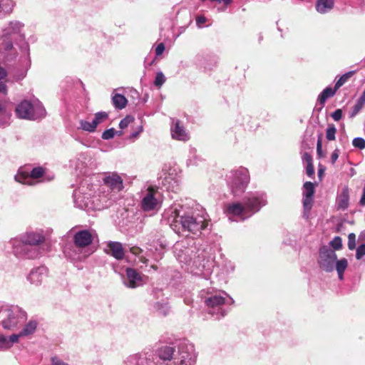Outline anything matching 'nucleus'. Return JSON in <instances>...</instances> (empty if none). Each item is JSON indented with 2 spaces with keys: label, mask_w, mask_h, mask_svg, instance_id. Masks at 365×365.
Returning a JSON list of instances; mask_svg holds the SVG:
<instances>
[{
  "label": "nucleus",
  "mask_w": 365,
  "mask_h": 365,
  "mask_svg": "<svg viewBox=\"0 0 365 365\" xmlns=\"http://www.w3.org/2000/svg\"><path fill=\"white\" fill-rule=\"evenodd\" d=\"M44 241V237L38 233H27L22 239L14 238L10 243L13 247L14 253L19 257L34 258L38 256V252L31 247Z\"/></svg>",
  "instance_id": "nucleus-1"
},
{
  "label": "nucleus",
  "mask_w": 365,
  "mask_h": 365,
  "mask_svg": "<svg viewBox=\"0 0 365 365\" xmlns=\"http://www.w3.org/2000/svg\"><path fill=\"white\" fill-rule=\"evenodd\" d=\"M16 113L19 118L29 120L41 118L46 114L45 108L38 101H23L16 106Z\"/></svg>",
  "instance_id": "nucleus-2"
},
{
  "label": "nucleus",
  "mask_w": 365,
  "mask_h": 365,
  "mask_svg": "<svg viewBox=\"0 0 365 365\" xmlns=\"http://www.w3.org/2000/svg\"><path fill=\"white\" fill-rule=\"evenodd\" d=\"M249 182V173L245 168L232 170L227 176V183L234 195H240L243 193Z\"/></svg>",
  "instance_id": "nucleus-3"
},
{
  "label": "nucleus",
  "mask_w": 365,
  "mask_h": 365,
  "mask_svg": "<svg viewBox=\"0 0 365 365\" xmlns=\"http://www.w3.org/2000/svg\"><path fill=\"white\" fill-rule=\"evenodd\" d=\"M3 317L2 327L6 329L13 330L18 326L26 322L27 314L25 311L19 307H11L1 310Z\"/></svg>",
  "instance_id": "nucleus-4"
},
{
  "label": "nucleus",
  "mask_w": 365,
  "mask_h": 365,
  "mask_svg": "<svg viewBox=\"0 0 365 365\" xmlns=\"http://www.w3.org/2000/svg\"><path fill=\"white\" fill-rule=\"evenodd\" d=\"M205 213L197 214L195 216L184 215L180 217V232L187 230L194 234L200 232L208 225V219Z\"/></svg>",
  "instance_id": "nucleus-5"
},
{
  "label": "nucleus",
  "mask_w": 365,
  "mask_h": 365,
  "mask_svg": "<svg viewBox=\"0 0 365 365\" xmlns=\"http://www.w3.org/2000/svg\"><path fill=\"white\" fill-rule=\"evenodd\" d=\"M161 206V199L160 192L153 188L149 187L144 192L141 207L144 211L157 210Z\"/></svg>",
  "instance_id": "nucleus-6"
},
{
  "label": "nucleus",
  "mask_w": 365,
  "mask_h": 365,
  "mask_svg": "<svg viewBox=\"0 0 365 365\" xmlns=\"http://www.w3.org/2000/svg\"><path fill=\"white\" fill-rule=\"evenodd\" d=\"M43 174L42 168H35L31 171L26 168H20L18 173L15 175L16 181L28 185H34L38 181V178Z\"/></svg>",
  "instance_id": "nucleus-7"
},
{
  "label": "nucleus",
  "mask_w": 365,
  "mask_h": 365,
  "mask_svg": "<svg viewBox=\"0 0 365 365\" xmlns=\"http://www.w3.org/2000/svg\"><path fill=\"white\" fill-rule=\"evenodd\" d=\"M337 256L334 251L323 247L320 250L319 263L322 269L326 272L334 270Z\"/></svg>",
  "instance_id": "nucleus-8"
},
{
  "label": "nucleus",
  "mask_w": 365,
  "mask_h": 365,
  "mask_svg": "<svg viewBox=\"0 0 365 365\" xmlns=\"http://www.w3.org/2000/svg\"><path fill=\"white\" fill-rule=\"evenodd\" d=\"M267 204V200L263 193H255L246 197L245 205L250 216L259 210Z\"/></svg>",
  "instance_id": "nucleus-9"
},
{
  "label": "nucleus",
  "mask_w": 365,
  "mask_h": 365,
  "mask_svg": "<svg viewBox=\"0 0 365 365\" xmlns=\"http://www.w3.org/2000/svg\"><path fill=\"white\" fill-rule=\"evenodd\" d=\"M225 212L229 217H238L242 220L250 217L245 205L240 202L228 203L225 206Z\"/></svg>",
  "instance_id": "nucleus-10"
},
{
  "label": "nucleus",
  "mask_w": 365,
  "mask_h": 365,
  "mask_svg": "<svg viewBox=\"0 0 365 365\" xmlns=\"http://www.w3.org/2000/svg\"><path fill=\"white\" fill-rule=\"evenodd\" d=\"M180 210L177 206L170 207L163 214V218L176 232H180Z\"/></svg>",
  "instance_id": "nucleus-11"
},
{
  "label": "nucleus",
  "mask_w": 365,
  "mask_h": 365,
  "mask_svg": "<svg viewBox=\"0 0 365 365\" xmlns=\"http://www.w3.org/2000/svg\"><path fill=\"white\" fill-rule=\"evenodd\" d=\"M193 264L197 269L196 273L202 274L205 276H208L213 267V261L202 256H198L195 259Z\"/></svg>",
  "instance_id": "nucleus-12"
},
{
  "label": "nucleus",
  "mask_w": 365,
  "mask_h": 365,
  "mask_svg": "<svg viewBox=\"0 0 365 365\" xmlns=\"http://www.w3.org/2000/svg\"><path fill=\"white\" fill-rule=\"evenodd\" d=\"M128 282L126 285L130 288H135L147 282L148 278L145 276L138 273L135 269L128 268L126 270Z\"/></svg>",
  "instance_id": "nucleus-13"
},
{
  "label": "nucleus",
  "mask_w": 365,
  "mask_h": 365,
  "mask_svg": "<svg viewBox=\"0 0 365 365\" xmlns=\"http://www.w3.org/2000/svg\"><path fill=\"white\" fill-rule=\"evenodd\" d=\"M47 274L48 271L46 267H39L31 271L28 279L31 284L38 286L46 278Z\"/></svg>",
  "instance_id": "nucleus-14"
},
{
  "label": "nucleus",
  "mask_w": 365,
  "mask_h": 365,
  "mask_svg": "<svg viewBox=\"0 0 365 365\" xmlns=\"http://www.w3.org/2000/svg\"><path fill=\"white\" fill-rule=\"evenodd\" d=\"M73 240L77 247H85L92 242L93 237L90 232L81 230L76 233Z\"/></svg>",
  "instance_id": "nucleus-15"
},
{
  "label": "nucleus",
  "mask_w": 365,
  "mask_h": 365,
  "mask_svg": "<svg viewBox=\"0 0 365 365\" xmlns=\"http://www.w3.org/2000/svg\"><path fill=\"white\" fill-rule=\"evenodd\" d=\"M171 135L173 139L181 141H186L190 138L189 134L179 120L173 122V125L171 126Z\"/></svg>",
  "instance_id": "nucleus-16"
},
{
  "label": "nucleus",
  "mask_w": 365,
  "mask_h": 365,
  "mask_svg": "<svg viewBox=\"0 0 365 365\" xmlns=\"http://www.w3.org/2000/svg\"><path fill=\"white\" fill-rule=\"evenodd\" d=\"M104 183L112 190L120 191L123 189V180L115 173L108 174L103 178Z\"/></svg>",
  "instance_id": "nucleus-17"
},
{
  "label": "nucleus",
  "mask_w": 365,
  "mask_h": 365,
  "mask_svg": "<svg viewBox=\"0 0 365 365\" xmlns=\"http://www.w3.org/2000/svg\"><path fill=\"white\" fill-rule=\"evenodd\" d=\"M106 251L117 259H122L125 254L122 245L117 242H108Z\"/></svg>",
  "instance_id": "nucleus-18"
},
{
  "label": "nucleus",
  "mask_w": 365,
  "mask_h": 365,
  "mask_svg": "<svg viewBox=\"0 0 365 365\" xmlns=\"http://www.w3.org/2000/svg\"><path fill=\"white\" fill-rule=\"evenodd\" d=\"M355 71H349L342 75L338 81L336 82L334 87H327L323 90V91H336L343 85L347 83L354 75Z\"/></svg>",
  "instance_id": "nucleus-19"
},
{
  "label": "nucleus",
  "mask_w": 365,
  "mask_h": 365,
  "mask_svg": "<svg viewBox=\"0 0 365 365\" xmlns=\"http://www.w3.org/2000/svg\"><path fill=\"white\" fill-rule=\"evenodd\" d=\"M349 195L348 189L344 188L337 197V206L339 209L345 210L349 206Z\"/></svg>",
  "instance_id": "nucleus-20"
},
{
  "label": "nucleus",
  "mask_w": 365,
  "mask_h": 365,
  "mask_svg": "<svg viewBox=\"0 0 365 365\" xmlns=\"http://www.w3.org/2000/svg\"><path fill=\"white\" fill-rule=\"evenodd\" d=\"M37 322L35 320L29 321L20 331L24 338L28 337L34 334L37 328Z\"/></svg>",
  "instance_id": "nucleus-21"
},
{
  "label": "nucleus",
  "mask_w": 365,
  "mask_h": 365,
  "mask_svg": "<svg viewBox=\"0 0 365 365\" xmlns=\"http://www.w3.org/2000/svg\"><path fill=\"white\" fill-rule=\"evenodd\" d=\"M334 7L333 0H318L316 4V9L321 14L327 13Z\"/></svg>",
  "instance_id": "nucleus-22"
},
{
  "label": "nucleus",
  "mask_w": 365,
  "mask_h": 365,
  "mask_svg": "<svg viewBox=\"0 0 365 365\" xmlns=\"http://www.w3.org/2000/svg\"><path fill=\"white\" fill-rule=\"evenodd\" d=\"M205 303L209 307H218L225 303V298L220 295H214L205 300Z\"/></svg>",
  "instance_id": "nucleus-23"
},
{
  "label": "nucleus",
  "mask_w": 365,
  "mask_h": 365,
  "mask_svg": "<svg viewBox=\"0 0 365 365\" xmlns=\"http://www.w3.org/2000/svg\"><path fill=\"white\" fill-rule=\"evenodd\" d=\"M348 266V261L345 258H342L339 260H336L334 267L336 268V270L338 273L339 278L340 279H343V274L345 269H346Z\"/></svg>",
  "instance_id": "nucleus-24"
},
{
  "label": "nucleus",
  "mask_w": 365,
  "mask_h": 365,
  "mask_svg": "<svg viewBox=\"0 0 365 365\" xmlns=\"http://www.w3.org/2000/svg\"><path fill=\"white\" fill-rule=\"evenodd\" d=\"M113 103L117 108L122 109L126 106L127 100L124 96L116 93L113 97Z\"/></svg>",
  "instance_id": "nucleus-25"
},
{
  "label": "nucleus",
  "mask_w": 365,
  "mask_h": 365,
  "mask_svg": "<svg viewBox=\"0 0 365 365\" xmlns=\"http://www.w3.org/2000/svg\"><path fill=\"white\" fill-rule=\"evenodd\" d=\"M173 354V349L170 346L162 347L158 352L160 358L163 360H170Z\"/></svg>",
  "instance_id": "nucleus-26"
},
{
  "label": "nucleus",
  "mask_w": 365,
  "mask_h": 365,
  "mask_svg": "<svg viewBox=\"0 0 365 365\" xmlns=\"http://www.w3.org/2000/svg\"><path fill=\"white\" fill-rule=\"evenodd\" d=\"M365 105V93L361 96V98L358 100L357 103L353 108V110L350 114V117L353 118L355 116L358 112L363 108Z\"/></svg>",
  "instance_id": "nucleus-27"
},
{
  "label": "nucleus",
  "mask_w": 365,
  "mask_h": 365,
  "mask_svg": "<svg viewBox=\"0 0 365 365\" xmlns=\"http://www.w3.org/2000/svg\"><path fill=\"white\" fill-rule=\"evenodd\" d=\"M314 193V185L311 182H306L303 186L304 196H313Z\"/></svg>",
  "instance_id": "nucleus-28"
},
{
  "label": "nucleus",
  "mask_w": 365,
  "mask_h": 365,
  "mask_svg": "<svg viewBox=\"0 0 365 365\" xmlns=\"http://www.w3.org/2000/svg\"><path fill=\"white\" fill-rule=\"evenodd\" d=\"M336 133V129L335 126L332 124L328 125V127L326 130V138L328 140H335V135Z\"/></svg>",
  "instance_id": "nucleus-29"
},
{
  "label": "nucleus",
  "mask_w": 365,
  "mask_h": 365,
  "mask_svg": "<svg viewBox=\"0 0 365 365\" xmlns=\"http://www.w3.org/2000/svg\"><path fill=\"white\" fill-rule=\"evenodd\" d=\"M107 118L108 114L106 112H98L95 115V118L93 121L97 126L98 124L105 121Z\"/></svg>",
  "instance_id": "nucleus-30"
},
{
  "label": "nucleus",
  "mask_w": 365,
  "mask_h": 365,
  "mask_svg": "<svg viewBox=\"0 0 365 365\" xmlns=\"http://www.w3.org/2000/svg\"><path fill=\"white\" fill-rule=\"evenodd\" d=\"M81 128L84 130H86L88 132H93L95 130L96 125H95L93 121H92V123H90V122H88L86 120H81Z\"/></svg>",
  "instance_id": "nucleus-31"
},
{
  "label": "nucleus",
  "mask_w": 365,
  "mask_h": 365,
  "mask_svg": "<svg viewBox=\"0 0 365 365\" xmlns=\"http://www.w3.org/2000/svg\"><path fill=\"white\" fill-rule=\"evenodd\" d=\"M313 196H304L303 199V206L305 212H309L312 207V202H313Z\"/></svg>",
  "instance_id": "nucleus-32"
},
{
  "label": "nucleus",
  "mask_w": 365,
  "mask_h": 365,
  "mask_svg": "<svg viewBox=\"0 0 365 365\" xmlns=\"http://www.w3.org/2000/svg\"><path fill=\"white\" fill-rule=\"evenodd\" d=\"M24 336L21 335V332L19 331L17 334H13L10 335L8 338V340L10 344V346L11 347L14 344L19 343L21 339H23Z\"/></svg>",
  "instance_id": "nucleus-33"
},
{
  "label": "nucleus",
  "mask_w": 365,
  "mask_h": 365,
  "mask_svg": "<svg viewBox=\"0 0 365 365\" xmlns=\"http://www.w3.org/2000/svg\"><path fill=\"white\" fill-rule=\"evenodd\" d=\"M165 81V77L162 72H158L156 74L154 81L155 85L159 88Z\"/></svg>",
  "instance_id": "nucleus-34"
},
{
  "label": "nucleus",
  "mask_w": 365,
  "mask_h": 365,
  "mask_svg": "<svg viewBox=\"0 0 365 365\" xmlns=\"http://www.w3.org/2000/svg\"><path fill=\"white\" fill-rule=\"evenodd\" d=\"M134 121V118L132 116H126L119 123V126L121 129L126 128L131 123Z\"/></svg>",
  "instance_id": "nucleus-35"
},
{
  "label": "nucleus",
  "mask_w": 365,
  "mask_h": 365,
  "mask_svg": "<svg viewBox=\"0 0 365 365\" xmlns=\"http://www.w3.org/2000/svg\"><path fill=\"white\" fill-rule=\"evenodd\" d=\"M330 245L335 250H340L342 247L341 237H335L331 242Z\"/></svg>",
  "instance_id": "nucleus-36"
},
{
  "label": "nucleus",
  "mask_w": 365,
  "mask_h": 365,
  "mask_svg": "<svg viewBox=\"0 0 365 365\" xmlns=\"http://www.w3.org/2000/svg\"><path fill=\"white\" fill-rule=\"evenodd\" d=\"M348 247L351 250L356 247V235L354 233H350L348 236Z\"/></svg>",
  "instance_id": "nucleus-37"
},
{
  "label": "nucleus",
  "mask_w": 365,
  "mask_h": 365,
  "mask_svg": "<svg viewBox=\"0 0 365 365\" xmlns=\"http://www.w3.org/2000/svg\"><path fill=\"white\" fill-rule=\"evenodd\" d=\"M8 338L4 335L0 334V346L1 349H8L11 348Z\"/></svg>",
  "instance_id": "nucleus-38"
},
{
  "label": "nucleus",
  "mask_w": 365,
  "mask_h": 365,
  "mask_svg": "<svg viewBox=\"0 0 365 365\" xmlns=\"http://www.w3.org/2000/svg\"><path fill=\"white\" fill-rule=\"evenodd\" d=\"M353 145L359 149L365 148V140L361 138H356L353 140Z\"/></svg>",
  "instance_id": "nucleus-39"
},
{
  "label": "nucleus",
  "mask_w": 365,
  "mask_h": 365,
  "mask_svg": "<svg viewBox=\"0 0 365 365\" xmlns=\"http://www.w3.org/2000/svg\"><path fill=\"white\" fill-rule=\"evenodd\" d=\"M115 133L116 132L114 128L106 130L103 133L102 138L105 140L110 139L114 137Z\"/></svg>",
  "instance_id": "nucleus-40"
},
{
  "label": "nucleus",
  "mask_w": 365,
  "mask_h": 365,
  "mask_svg": "<svg viewBox=\"0 0 365 365\" xmlns=\"http://www.w3.org/2000/svg\"><path fill=\"white\" fill-rule=\"evenodd\" d=\"M51 365H70L58 356H53L51 359Z\"/></svg>",
  "instance_id": "nucleus-41"
},
{
  "label": "nucleus",
  "mask_w": 365,
  "mask_h": 365,
  "mask_svg": "<svg viewBox=\"0 0 365 365\" xmlns=\"http://www.w3.org/2000/svg\"><path fill=\"white\" fill-rule=\"evenodd\" d=\"M334 93H322L318 98V101L322 105L324 103L326 100L334 96Z\"/></svg>",
  "instance_id": "nucleus-42"
},
{
  "label": "nucleus",
  "mask_w": 365,
  "mask_h": 365,
  "mask_svg": "<svg viewBox=\"0 0 365 365\" xmlns=\"http://www.w3.org/2000/svg\"><path fill=\"white\" fill-rule=\"evenodd\" d=\"M365 255V244L361 245L356 249V257L359 259Z\"/></svg>",
  "instance_id": "nucleus-43"
},
{
  "label": "nucleus",
  "mask_w": 365,
  "mask_h": 365,
  "mask_svg": "<svg viewBox=\"0 0 365 365\" xmlns=\"http://www.w3.org/2000/svg\"><path fill=\"white\" fill-rule=\"evenodd\" d=\"M156 309L159 312L160 314L165 315L168 312V308L166 304L163 305L160 304H157L155 306Z\"/></svg>",
  "instance_id": "nucleus-44"
},
{
  "label": "nucleus",
  "mask_w": 365,
  "mask_h": 365,
  "mask_svg": "<svg viewBox=\"0 0 365 365\" xmlns=\"http://www.w3.org/2000/svg\"><path fill=\"white\" fill-rule=\"evenodd\" d=\"M165 49V47L164 43H159L156 46L155 50L156 56H160L161 54H163Z\"/></svg>",
  "instance_id": "nucleus-45"
},
{
  "label": "nucleus",
  "mask_w": 365,
  "mask_h": 365,
  "mask_svg": "<svg viewBox=\"0 0 365 365\" xmlns=\"http://www.w3.org/2000/svg\"><path fill=\"white\" fill-rule=\"evenodd\" d=\"M317 152L319 157H322V144L321 137H319L317 145Z\"/></svg>",
  "instance_id": "nucleus-46"
},
{
  "label": "nucleus",
  "mask_w": 365,
  "mask_h": 365,
  "mask_svg": "<svg viewBox=\"0 0 365 365\" xmlns=\"http://www.w3.org/2000/svg\"><path fill=\"white\" fill-rule=\"evenodd\" d=\"M302 160L307 165L312 163V158L307 153H305L303 154V155H302Z\"/></svg>",
  "instance_id": "nucleus-47"
},
{
  "label": "nucleus",
  "mask_w": 365,
  "mask_h": 365,
  "mask_svg": "<svg viewBox=\"0 0 365 365\" xmlns=\"http://www.w3.org/2000/svg\"><path fill=\"white\" fill-rule=\"evenodd\" d=\"M339 155V150L338 148L335 149L334 152L331 155V163L334 164L337 160Z\"/></svg>",
  "instance_id": "nucleus-48"
},
{
  "label": "nucleus",
  "mask_w": 365,
  "mask_h": 365,
  "mask_svg": "<svg viewBox=\"0 0 365 365\" xmlns=\"http://www.w3.org/2000/svg\"><path fill=\"white\" fill-rule=\"evenodd\" d=\"M342 116V111L340 109H337L336 110H335L332 114H331V117L334 118V120H339L341 119Z\"/></svg>",
  "instance_id": "nucleus-49"
},
{
  "label": "nucleus",
  "mask_w": 365,
  "mask_h": 365,
  "mask_svg": "<svg viewBox=\"0 0 365 365\" xmlns=\"http://www.w3.org/2000/svg\"><path fill=\"white\" fill-rule=\"evenodd\" d=\"M306 173L308 176L312 177L314 173V170L312 163L307 165Z\"/></svg>",
  "instance_id": "nucleus-50"
},
{
  "label": "nucleus",
  "mask_w": 365,
  "mask_h": 365,
  "mask_svg": "<svg viewBox=\"0 0 365 365\" xmlns=\"http://www.w3.org/2000/svg\"><path fill=\"white\" fill-rule=\"evenodd\" d=\"M143 131V126L140 125L138 127V130L137 131L135 132H133L130 136V139H134V138H138V136L139 135V134Z\"/></svg>",
  "instance_id": "nucleus-51"
},
{
  "label": "nucleus",
  "mask_w": 365,
  "mask_h": 365,
  "mask_svg": "<svg viewBox=\"0 0 365 365\" xmlns=\"http://www.w3.org/2000/svg\"><path fill=\"white\" fill-rule=\"evenodd\" d=\"M206 20V18L203 16H200L196 18V22L198 25L205 24Z\"/></svg>",
  "instance_id": "nucleus-52"
},
{
  "label": "nucleus",
  "mask_w": 365,
  "mask_h": 365,
  "mask_svg": "<svg viewBox=\"0 0 365 365\" xmlns=\"http://www.w3.org/2000/svg\"><path fill=\"white\" fill-rule=\"evenodd\" d=\"M7 76L6 71L0 66V81L4 79Z\"/></svg>",
  "instance_id": "nucleus-53"
},
{
  "label": "nucleus",
  "mask_w": 365,
  "mask_h": 365,
  "mask_svg": "<svg viewBox=\"0 0 365 365\" xmlns=\"http://www.w3.org/2000/svg\"><path fill=\"white\" fill-rule=\"evenodd\" d=\"M4 46L6 50H11L13 48V43L10 41L4 42Z\"/></svg>",
  "instance_id": "nucleus-54"
},
{
  "label": "nucleus",
  "mask_w": 365,
  "mask_h": 365,
  "mask_svg": "<svg viewBox=\"0 0 365 365\" xmlns=\"http://www.w3.org/2000/svg\"><path fill=\"white\" fill-rule=\"evenodd\" d=\"M189 351H190V359H195V350H194V348H193V346L190 344L189 346L187 347Z\"/></svg>",
  "instance_id": "nucleus-55"
},
{
  "label": "nucleus",
  "mask_w": 365,
  "mask_h": 365,
  "mask_svg": "<svg viewBox=\"0 0 365 365\" xmlns=\"http://www.w3.org/2000/svg\"><path fill=\"white\" fill-rule=\"evenodd\" d=\"M214 1L221 3L223 2L225 5H228L232 0H213Z\"/></svg>",
  "instance_id": "nucleus-56"
},
{
  "label": "nucleus",
  "mask_w": 365,
  "mask_h": 365,
  "mask_svg": "<svg viewBox=\"0 0 365 365\" xmlns=\"http://www.w3.org/2000/svg\"><path fill=\"white\" fill-rule=\"evenodd\" d=\"M138 251H139V249L138 248H134L132 250V252L134 253V254H138Z\"/></svg>",
  "instance_id": "nucleus-57"
},
{
  "label": "nucleus",
  "mask_w": 365,
  "mask_h": 365,
  "mask_svg": "<svg viewBox=\"0 0 365 365\" xmlns=\"http://www.w3.org/2000/svg\"><path fill=\"white\" fill-rule=\"evenodd\" d=\"M323 173H324L323 170H319V176L321 177L323 175Z\"/></svg>",
  "instance_id": "nucleus-58"
},
{
  "label": "nucleus",
  "mask_w": 365,
  "mask_h": 365,
  "mask_svg": "<svg viewBox=\"0 0 365 365\" xmlns=\"http://www.w3.org/2000/svg\"><path fill=\"white\" fill-rule=\"evenodd\" d=\"M6 90L5 86H2V88L0 87V91H4Z\"/></svg>",
  "instance_id": "nucleus-59"
},
{
  "label": "nucleus",
  "mask_w": 365,
  "mask_h": 365,
  "mask_svg": "<svg viewBox=\"0 0 365 365\" xmlns=\"http://www.w3.org/2000/svg\"><path fill=\"white\" fill-rule=\"evenodd\" d=\"M3 109V104L0 101V112Z\"/></svg>",
  "instance_id": "nucleus-60"
},
{
  "label": "nucleus",
  "mask_w": 365,
  "mask_h": 365,
  "mask_svg": "<svg viewBox=\"0 0 365 365\" xmlns=\"http://www.w3.org/2000/svg\"><path fill=\"white\" fill-rule=\"evenodd\" d=\"M230 300H231V303H233L234 302V300L232 299V298H230Z\"/></svg>",
  "instance_id": "nucleus-61"
},
{
  "label": "nucleus",
  "mask_w": 365,
  "mask_h": 365,
  "mask_svg": "<svg viewBox=\"0 0 365 365\" xmlns=\"http://www.w3.org/2000/svg\"><path fill=\"white\" fill-rule=\"evenodd\" d=\"M118 135H122V133H121V132H119Z\"/></svg>",
  "instance_id": "nucleus-62"
}]
</instances>
